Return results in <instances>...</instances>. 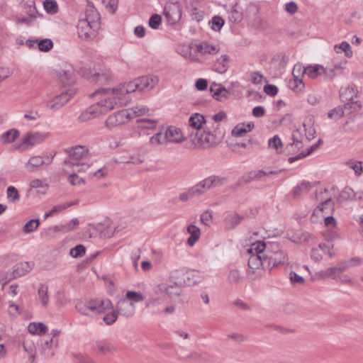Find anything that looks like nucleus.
Listing matches in <instances>:
<instances>
[{
  "label": "nucleus",
  "instance_id": "obj_48",
  "mask_svg": "<svg viewBox=\"0 0 363 363\" xmlns=\"http://www.w3.org/2000/svg\"><path fill=\"white\" fill-rule=\"evenodd\" d=\"M138 127L141 129H154L156 127L158 121L155 119H142L138 121Z\"/></svg>",
  "mask_w": 363,
  "mask_h": 363
},
{
  "label": "nucleus",
  "instance_id": "obj_14",
  "mask_svg": "<svg viewBox=\"0 0 363 363\" xmlns=\"http://www.w3.org/2000/svg\"><path fill=\"white\" fill-rule=\"evenodd\" d=\"M167 140L169 143L179 144L183 143L186 138L180 128L170 125L164 128Z\"/></svg>",
  "mask_w": 363,
  "mask_h": 363
},
{
  "label": "nucleus",
  "instance_id": "obj_43",
  "mask_svg": "<svg viewBox=\"0 0 363 363\" xmlns=\"http://www.w3.org/2000/svg\"><path fill=\"white\" fill-rule=\"evenodd\" d=\"M145 155L142 152H133L129 155V164L138 165L145 162Z\"/></svg>",
  "mask_w": 363,
  "mask_h": 363
},
{
  "label": "nucleus",
  "instance_id": "obj_32",
  "mask_svg": "<svg viewBox=\"0 0 363 363\" xmlns=\"http://www.w3.org/2000/svg\"><path fill=\"white\" fill-rule=\"evenodd\" d=\"M28 332L32 335H43L48 331V327L43 323L33 322L28 326Z\"/></svg>",
  "mask_w": 363,
  "mask_h": 363
},
{
  "label": "nucleus",
  "instance_id": "obj_46",
  "mask_svg": "<svg viewBox=\"0 0 363 363\" xmlns=\"http://www.w3.org/2000/svg\"><path fill=\"white\" fill-rule=\"evenodd\" d=\"M273 173V172H267L263 170L252 171L248 173L247 177L245 178V181L248 182L252 180H258L260 179L263 176H267Z\"/></svg>",
  "mask_w": 363,
  "mask_h": 363
},
{
  "label": "nucleus",
  "instance_id": "obj_19",
  "mask_svg": "<svg viewBox=\"0 0 363 363\" xmlns=\"http://www.w3.org/2000/svg\"><path fill=\"white\" fill-rule=\"evenodd\" d=\"M57 76L62 86H67L68 89L72 88V85L75 82L74 71L72 68L60 69Z\"/></svg>",
  "mask_w": 363,
  "mask_h": 363
},
{
  "label": "nucleus",
  "instance_id": "obj_60",
  "mask_svg": "<svg viewBox=\"0 0 363 363\" xmlns=\"http://www.w3.org/2000/svg\"><path fill=\"white\" fill-rule=\"evenodd\" d=\"M38 295L41 301V303L43 306H47L49 298L48 295V287L45 286H42L38 289Z\"/></svg>",
  "mask_w": 363,
  "mask_h": 363
},
{
  "label": "nucleus",
  "instance_id": "obj_27",
  "mask_svg": "<svg viewBox=\"0 0 363 363\" xmlns=\"http://www.w3.org/2000/svg\"><path fill=\"white\" fill-rule=\"evenodd\" d=\"M210 91L212 93V96L218 101H223L228 98L229 91L220 86L211 85Z\"/></svg>",
  "mask_w": 363,
  "mask_h": 363
},
{
  "label": "nucleus",
  "instance_id": "obj_7",
  "mask_svg": "<svg viewBox=\"0 0 363 363\" xmlns=\"http://www.w3.org/2000/svg\"><path fill=\"white\" fill-rule=\"evenodd\" d=\"M74 88H69L45 101L47 108L52 111L59 110L75 94Z\"/></svg>",
  "mask_w": 363,
  "mask_h": 363
},
{
  "label": "nucleus",
  "instance_id": "obj_30",
  "mask_svg": "<svg viewBox=\"0 0 363 363\" xmlns=\"http://www.w3.org/2000/svg\"><path fill=\"white\" fill-rule=\"evenodd\" d=\"M253 128V123H240L233 128L231 134L234 137H242L247 133L250 132Z\"/></svg>",
  "mask_w": 363,
  "mask_h": 363
},
{
  "label": "nucleus",
  "instance_id": "obj_53",
  "mask_svg": "<svg viewBox=\"0 0 363 363\" xmlns=\"http://www.w3.org/2000/svg\"><path fill=\"white\" fill-rule=\"evenodd\" d=\"M229 60V57L226 55H221L217 60V62L218 63V67L216 68V70L219 73H224L227 69V64Z\"/></svg>",
  "mask_w": 363,
  "mask_h": 363
},
{
  "label": "nucleus",
  "instance_id": "obj_59",
  "mask_svg": "<svg viewBox=\"0 0 363 363\" xmlns=\"http://www.w3.org/2000/svg\"><path fill=\"white\" fill-rule=\"evenodd\" d=\"M68 181L72 186H82L85 184V181L74 172L69 174Z\"/></svg>",
  "mask_w": 363,
  "mask_h": 363
},
{
  "label": "nucleus",
  "instance_id": "obj_26",
  "mask_svg": "<svg viewBox=\"0 0 363 363\" xmlns=\"http://www.w3.org/2000/svg\"><path fill=\"white\" fill-rule=\"evenodd\" d=\"M149 144L152 147L167 145L168 144L164 133V128H162L158 133L150 138Z\"/></svg>",
  "mask_w": 363,
  "mask_h": 363
},
{
  "label": "nucleus",
  "instance_id": "obj_50",
  "mask_svg": "<svg viewBox=\"0 0 363 363\" xmlns=\"http://www.w3.org/2000/svg\"><path fill=\"white\" fill-rule=\"evenodd\" d=\"M318 147V144H315L312 145L306 152H302L296 157H291L288 159L289 163H292L298 160H301L311 154L313 151H315Z\"/></svg>",
  "mask_w": 363,
  "mask_h": 363
},
{
  "label": "nucleus",
  "instance_id": "obj_29",
  "mask_svg": "<svg viewBox=\"0 0 363 363\" xmlns=\"http://www.w3.org/2000/svg\"><path fill=\"white\" fill-rule=\"evenodd\" d=\"M126 111L128 113L130 114V120H132L137 117H140L147 114L148 112L150 111V108L145 105L138 104L133 108H126Z\"/></svg>",
  "mask_w": 363,
  "mask_h": 363
},
{
  "label": "nucleus",
  "instance_id": "obj_22",
  "mask_svg": "<svg viewBox=\"0 0 363 363\" xmlns=\"http://www.w3.org/2000/svg\"><path fill=\"white\" fill-rule=\"evenodd\" d=\"M210 121L201 113H194L189 119V125L192 128L199 131L204 124H208Z\"/></svg>",
  "mask_w": 363,
  "mask_h": 363
},
{
  "label": "nucleus",
  "instance_id": "obj_4",
  "mask_svg": "<svg viewBox=\"0 0 363 363\" xmlns=\"http://www.w3.org/2000/svg\"><path fill=\"white\" fill-rule=\"evenodd\" d=\"M99 13L92 6L86 10V18L79 21L77 25L78 34L83 40L93 39L99 28Z\"/></svg>",
  "mask_w": 363,
  "mask_h": 363
},
{
  "label": "nucleus",
  "instance_id": "obj_34",
  "mask_svg": "<svg viewBox=\"0 0 363 363\" xmlns=\"http://www.w3.org/2000/svg\"><path fill=\"white\" fill-rule=\"evenodd\" d=\"M19 136V131L16 129H11L1 135L0 140L3 144H9L15 141Z\"/></svg>",
  "mask_w": 363,
  "mask_h": 363
},
{
  "label": "nucleus",
  "instance_id": "obj_20",
  "mask_svg": "<svg viewBox=\"0 0 363 363\" xmlns=\"http://www.w3.org/2000/svg\"><path fill=\"white\" fill-rule=\"evenodd\" d=\"M265 256L269 265H272V267L284 264L287 261L286 255L281 250L271 252L267 254L265 252Z\"/></svg>",
  "mask_w": 363,
  "mask_h": 363
},
{
  "label": "nucleus",
  "instance_id": "obj_58",
  "mask_svg": "<svg viewBox=\"0 0 363 363\" xmlns=\"http://www.w3.org/2000/svg\"><path fill=\"white\" fill-rule=\"evenodd\" d=\"M318 206L319 208H323V213H325V215H327L330 213V211L333 209V203L330 198H326Z\"/></svg>",
  "mask_w": 363,
  "mask_h": 363
},
{
  "label": "nucleus",
  "instance_id": "obj_52",
  "mask_svg": "<svg viewBox=\"0 0 363 363\" xmlns=\"http://www.w3.org/2000/svg\"><path fill=\"white\" fill-rule=\"evenodd\" d=\"M189 189L190 190V194H191L193 198L199 196L206 191L201 181Z\"/></svg>",
  "mask_w": 363,
  "mask_h": 363
},
{
  "label": "nucleus",
  "instance_id": "obj_6",
  "mask_svg": "<svg viewBox=\"0 0 363 363\" xmlns=\"http://www.w3.org/2000/svg\"><path fill=\"white\" fill-rule=\"evenodd\" d=\"M66 152L68 154L69 158L64 162L65 168L70 167H78L79 166V162L78 161L85 158L89 150L85 146L77 145L67 149ZM64 170L65 172H67L66 169Z\"/></svg>",
  "mask_w": 363,
  "mask_h": 363
},
{
  "label": "nucleus",
  "instance_id": "obj_3",
  "mask_svg": "<svg viewBox=\"0 0 363 363\" xmlns=\"http://www.w3.org/2000/svg\"><path fill=\"white\" fill-rule=\"evenodd\" d=\"M206 127L203 131H196L194 134L191 135V142L194 148L196 149H208L216 147L223 140L224 134L218 128Z\"/></svg>",
  "mask_w": 363,
  "mask_h": 363
},
{
  "label": "nucleus",
  "instance_id": "obj_61",
  "mask_svg": "<svg viewBox=\"0 0 363 363\" xmlns=\"http://www.w3.org/2000/svg\"><path fill=\"white\" fill-rule=\"evenodd\" d=\"M85 254V247L82 245H78L74 247H72L69 251V255L72 257H80Z\"/></svg>",
  "mask_w": 363,
  "mask_h": 363
},
{
  "label": "nucleus",
  "instance_id": "obj_15",
  "mask_svg": "<svg viewBox=\"0 0 363 363\" xmlns=\"http://www.w3.org/2000/svg\"><path fill=\"white\" fill-rule=\"evenodd\" d=\"M333 247V246L331 244L320 243L318 247L312 248L311 257L315 262L320 261L323 254L332 257L334 256Z\"/></svg>",
  "mask_w": 363,
  "mask_h": 363
},
{
  "label": "nucleus",
  "instance_id": "obj_13",
  "mask_svg": "<svg viewBox=\"0 0 363 363\" xmlns=\"http://www.w3.org/2000/svg\"><path fill=\"white\" fill-rule=\"evenodd\" d=\"M155 294H164L170 298H175L181 294V289L177 284H167L161 283L154 289Z\"/></svg>",
  "mask_w": 363,
  "mask_h": 363
},
{
  "label": "nucleus",
  "instance_id": "obj_49",
  "mask_svg": "<svg viewBox=\"0 0 363 363\" xmlns=\"http://www.w3.org/2000/svg\"><path fill=\"white\" fill-rule=\"evenodd\" d=\"M71 355L74 359L78 361L79 363H97L89 355L84 353L73 352L72 353Z\"/></svg>",
  "mask_w": 363,
  "mask_h": 363
},
{
  "label": "nucleus",
  "instance_id": "obj_64",
  "mask_svg": "<svg viewBox=\"0 0 363 363\" xmlns=\"http://www.w3.org/2000/svg\"><path fill=\"white\" fill-rule=\"evenodd\" d=\"M118 315V314L116 311H112L111 313H107L104 316L103 320L108 325H112L117 320Z\"/></svg>",
  "mask_w": 363,
  "mask_h": 363
},
{
  "label": "nucleus",
  "instance_id": "obj_31",
  "mask_svg": "<svg viewBox=\"0 0 363 363\" xmlns=\"http://www.w3.org/2000/svg\"><path fill=\"white\" fill-rule=\"evenodd\" d=\"M59 345L58 339L51 338L49 341H45L43 345L42 349L44 354L47 357H52L55 354V350L57 348Z\"/></svg>",
  "mask_w": 363,
  "mask_h": 363
},
{
  "label": "nucleus",
  "instance_id": "obj_45",
  "mask_svg": "<svg viewBox=\"0 0 363 363\" xmlns=\"http://www.w3.org/2000/svg\"><path fill=\"white\" fill-rule=\"evenodd\" d=\"M43 7L50 14H55L58 12V5L55 0H45Z\"/></svg>",
  "mask_w": 363,
  "mask_h": 363
},
{
  "label": "nucleus",
  "instance_id": "obj_39",
  "mask_svg": "<svg viewBox=\"0 0 363 363\" xmlns=\"http://www.w3.org/2000/svg\"><path fill=\"white\" fill-rule=\"evenodd\" d=\"M334 50L337 53H345V55L347 57H350L352 55V51L351 49L350 45L344 41L340 44L335 45L334 46Z\"/></svg>",
  "mask_w": 363,
  "mask_h": 363
},
{
  "label": "nucleus",
  "instance_id": "obj_41",
  "mask_svg": "<svg viewBox=\"0 0 363 363\" xmlns=\"http://www.w3.org/2000/svg\"><path fill=\"white\" fill-rule=\"evenodd\" d=\"M40 225L38 219H31L26 223L23 228V231L26 234H30L35 231Z\"/></svg>",
  "mask_w": 363,
  "mask_h": 363
},
{
  "label": "nucleus",
  "instance_id": "obj_56",
  "mask_svg": "<svg viewBox=\"0 0 363 363\" xmlns=\"http://www.w3.org/2000/svg\"><path fill=\"white\" fill-rule=\"evenodd\" d=\"M344 116V110L342 107L337 106L330 110L328 113V118L334 120H337Z\"/></svg>",
  "mask_w": 363,
  "mask_h": 363
},
{
  "label": "nucleus",
  "instance_id": "obj_10",
  "mask_svg": "<svg viewBox=\"0 0 363 363\" xmlns=\"http://www.w3.org/2000/svg\"><path fill=\"white\" fill-rule=\"evenodd\" d=\"M164 16L169 24L177 23L182 17V10L177 3L167 4L164 9Z\"/></svg>",
  "mask_w": 363,
  "mask_h": 363
},
{
  "label": "nucleus",
  "instance_id": "obj_54",
  "mask_svg": "<svg viewBox=\"0 0 363 363\" xmlns=\"http://www.w3.org/2000/svg\"><path fill=\"white\" fill-rule=\"evenodd\" d=\"M347 165L354 171L356 175H360L363 172V162L357 161H350Z\"/></svg>",
  "mask_w": 363,
  "mask_h": 363
},
{
  "label": "nucleus",
  "instance_id": "obj_55",
  "mask_svg": "<svg viewBox=\"0 0 363 363\" xmlns=\"http://www.w3.org/2000/svg\"><path fill=\"white\" fill-rule=\"evenodd\" d=\"M354 94V89L352 87H347L340 90V97L342 101H352Z\"/></svg>",
  "mask_w": 363,
  "mask_h": 363
},
{
  "label": "nucleus",
  "instance_id": "obj_40",
  "mask_svg": "<svg viewBox=\"0 0 363 363\" xmlns=\"http://www.w3.org/2000/svg\"><path fill=\"white\" fill-rule=\"evenodd\" d=\"M6 199L9 203H16L20 200L18 189L13 186H9L6 189Z\"/></svg>",
  "mask_w": 363,
  "mask_h": 363
},
{
  "label": "nucleus",
  "instance_id": "obj_5",
  "mask_svg": "<svg viewBox=\"0 0 363 363\" xmlns=\"http://www.w3.org/2000/svg\"><path fill=\"white\" fill-rule=\"evenodd\" d=\"M113 305L108 299L106 300H93L87 302L85 305L77 304L76 308L82 314L88 315L89 311L101 313L106 310L111 309Z\"/></svg>",
  "mask_w": 363,
  "mask_h": 363
},
{
  "label": "nucleus",
  "instance_id": "obj_28",
  "mask_svg": "<svg viewBox=\"0 0 363 363\" xmlns=\"http://www.w3.org/2000/svg\"><path fill=\"white\" fill-rule=\"evenodd\" d=\"M95 349L102 354H113L116 352V347L105 340H98L95 342Z\"/></svg>",
  "mask_w": 363,
  "mask_h": 363
},
{
  "label": "nucleus",
  "instance_id": "obj_62",
  "mask_svg": "<svg viewBox=\"0 0 363 363\" xmlns=\"http://www.w3.org/2000/svg\"><path fill=\"white\" fill-rule=\"evenodd\" d=\"M177 51L180 55L186 59L191 58V47L189 45H179Z\"/></svg>",
  "mask_w": 363,
  "mask_h": 363
},
{
  "label": "nucleus",
  "instance_id": "obj_35",
  "mask_svg": "<svg viewBox=\"0 0 363 363\" xmlns=\"http://www.w3.org/2000/svg\"><path fill=\"white\" fill-rule=\"evenodd\" d=\"M340 273L338 271L337 267L334 266L320 271L318 274L320 278L323 279L330 277L333 279L337 280L338 276L340 275Z\"/></svg>",
  "mask_w": 363,
  "mask_h": 363
},
{
  "label": "nucleus",
  "instance_id": "obj_16",
  "mask_svg": "<svg viewBox=\"0 0 363 363\" xmlns=\"http://www.w3.org/2000/svg\"><path fill=\"white\" fill-rule=\"evenodd\" d=\"M116 308L118 314L126 318L132 317L135 311V304L124 298H121L118 301Z\"/></svg>",
  "mask_w": 363,
  "mask_h": 363
},
{
  "label": "nucleus",
  "instance_id": "obj_51",
  "mask_svg": "<svg viewBox=\"0 0 363 363\" xmlns=\"http://www.w3.org/2000/svg\"><path fill=\"white\" fill-rule=\"evenodd\" d=\"M318 147V144H315L312 145L306 152H302L296 157H291L288 159L289 163H292L298 160H301L311 154L313 151H315Z\"/></svg>",
  "mask_w": 363,
  "mask_h": 363
},
{
  "label": "nucleus",
  "instance_id": "obj_33",
  "mask_svg": "<svg viewBox=\"0 0 363 363\" xmlns=\"http://www.w3.org/2000/svg\"><path fill=\"white\" fill-rule=\"evenodd\" d=\"M312 187L311 184L309 182H303L299 185L296 186L293 190V197L297 199L308 193Z\"/></svg>",
  "mask_w": 363,
  "mask_h": 363
},
{
  "label": "nucleus",
  "instance_id": "obj_23",
  "mask_svg": "<svg viewBox=\"0 0 363 363\" xmlns=\"http://www.w3.org/2000/svg\"><path fill=\"white\" fill-rule=\"evenodd\" d=\"M323 74H327V69L320 65H311L305 67V74L311 79H315Z\"/></svg>",
  "mask_w": 363,
  "mask_h": 363
},
{
  "label": "nucleus",
  "instance_id": "obj_63",
  "mask_svg": "<svg viewBox=\"0 0 363 363\" xmlns=\"http://www.w3.org/2000/svg\"><path fill=\"white\" fill-rule=\"evenodd\" d=\"M118 2V0H102L103 5L112 13L117 9Z\"/></svg>",
  "mask_w": 363,
  "mask_h": 363
},
{
  "label": "nucleus",
  "instance_id": "obj_37",
  "mask_svg": "<svg viewBox=\"0 0 363 363\" xmlns=\"http://www.w3.org/2000/svg\"><path fill=\"white\" fill-rule=\"evenodd\" d=\"M241 221V217L235 213H231L226 216L225 218V228L227 229H232L238 225Z\"/></svg>",
  "mask_w": 363,
  "mask_h": 363
},
{
  "label": "nucleus",
  "instance_id": "obj_11",
  "mask_svg": "<svg viewBox=\"0 0 363 363\" xmlns=\"http://www.w3.org/2000/svg\"><path fill=\"white\" fill-rule=\"evenodd\" d=\"M114 88L126 105L128 101L126 96L130 93L138 91V84H137L136 79H135L133 81L120 84Z\"/></svg>",
  "mask_w": 363,
  "mask_h": 363
},
{
  "label": "nucleus",
  "instance_id": "obj_47",
  "mask_svg": "<svg viewBox=\"0 0 363 363\" xmlns=\"http://www.w3.org/2000/svg\"><path fill=\"white\" fill-rule=\"evenodd\" d=\"M29 17L28 18H18V22L21 23L30 24L32 23V19L37 18L39 15L38 11L36 10L35 6H30V10L28 11Z\"/></svg>",
  "mask_w": 363,
  "mask_h": 363
},
{
  "label": "nucleus",
  "instance_id": "obj_44",
  "mask_svg": "<svg viewBox=\"0 0 363 363\" xmlns=\"http://www.w3.org/2000/svg\"><path fill=\"white\" fill-rule=\"evenodd\" d=\"M124 299H127L128 301L133 303H138L144 300V297L140 292L128 291L125 294Z\"/></svg>",
  "mask_w": 363,
  "mask_h": 363
},
{
  "label": "nucleus",
  "instance_id": "obj_12",
  "mask_svg": "<svg viewBox=\"0 0 363 363\" xmlns=\"http://www.w3.org/2000/svg\"><path fill=\"white\" fill-rule=\"evenodd\" d=\"M53 155H44V156H33L26 164V168L28 172H33L38 167L43 165H49L52 163Z\"/></svg>",
  "mask_w": 363,
  "mask_h": 363
},
{
  "label": "nucleus",
  "instance_id": "obj_25",
  "mask_svg": "<svg viewBox=\"0 0 363 363\" xmlns=\"http://www.w3.org/2000/svg\"><path fill=\"white\" fill-rule=\"evenodd\" d=\"M196 49L201 55H211L217 54L220 50V47L217 45H212L207 42H203L196 45Z\"/></svg>",
  "mask_w": 363,
  "mask_h": 363
},
{
  "label": "nucleus",
  "instance_id": "obj_38",
  "mask_svg": "<svg viewBox=\"0 0 363 363\" xmlns=\"http://www.w3.org/2000/svg\"><path fill=\"white\" fill-rule=\"evenodd\" d=\"M243 277L241 272L236 269H233L229 271L228 275V281L230 284H238L242 282Z\"/></svg>",
  "mask_w": 363,
  "mask_h": 363
},
{
  "label": "nucleus",
  "instance_id": "obj_21",
  "mask_svg": "<svg viewBox=\"0 0 363 363\" xmlns=\"http://www.w3.org/2000/svg\"><path fill=\"white\" fill-rule=\"evenodd\" d=\"M186 233L189 235L186 245L191 247H194L201 238V229L194 223H189L186 225Z\"/></svg>",
  "mask_w": 363,
  "mask_h": 363
},
{
  "label": "nucleus",
  "instance_id": "obj_36",
  "mask_svg": "<svg viewBox=\"0 0 363 363\" xmlns=\"http://www.w3.org/2000/svg\"><path fill=\"white\" fill-rule=\"evenodd\" d=\"M288 86L290 89L296 93H302L305 88L303 79L292 78L289 80Z\"/></svg>",
  "mask_w": 363,
  "mask_h": 363
},
{
  "label": "nucleus",
  "instance_id": "obj_18",
  "mask_svg": "<svg viewBox=\"0 0 363 363\" xmlns=\"http://www.w3.org/2000/svg\"><path fill=\"white\" fill-rule=\"evenodd\" d=\"M159 79L155 76H143L136 78V82L138 84V91H142L145 89H152L157 85Z\"/></svg>",
  "mask_w": 363,
  "mask_h": 363
},
{
  "label": "nucleus",
  "instance_id": "obj_42",
  "mask_svg": "<svg viewBox=\"0 0 363 363\" xmlns=\"http://www.w3.org/2000/svg\"><path fill=\"white\" fill-rule=\"evenodd\" d=\"M268 146L270 149L274 150L277 153L282 152V143L278 135H274L268 140Z\"/></svg>",
  "mask_w": 363,
  "mask_h": 363
},
{
  "label": "nucleus",
  "instance_id": "obj_57",
  "mask_svg": "<svg viewBox=\"0 0 363 363\" xmlns=\"http://www.w3.org/2000/svg\"><path fill=\"white\" fill-rule=\"evenodd\" d=\"M305 74V67H303L301 64L297 63L294 66L292 70L293 78L302 79Z\"/></svg>",
  "mask_w": 363,
  "mask_h": 363
},
{
  "label": "nucleus",
  "instance_id": "obj_8",
  "mask_svg": "<svg viewBox=\"0 0 363 363\" xmlns=\"http://www.w3.org/2000/svg\"><path fill=\"white\" fill-rule=\"evenodd\" d=\"M126 109L118 111L110 115L105 121V126L108 129L116 128L130 121Z\"/></svg>",
  "mask_w": 363,
  "mask_h": 363
},
{
  "label": "nucleus",
  "instance_id": "obj_1",
  "mask_svg": "<svg viewBox=\"0 0 363 363\" xmlns=\"http://www.w3.org/2000/svg\"><path fill=\"white\" fill-rule=\"evenodd\" d=\"M94 94L100 95L101 98L80 114L79 120L81 122L97 118L116 108L125 105L114 87L99 89Z\"/></svg>",
  "mask_w": 363,
  "mask_h": 363
},
{
  "label": "nucleus",
  "instance_id": "obj_2",
  "mask_svg": "<svg viewBox=\"0 0 363 363\" xmlns=\"http://www.w3.org/2000/svg\"><path fill=\"white\" fill-rule=\"evenodd\" d=\"M266 245L263 242L252 243L247 250L248 257V274L252 279L262 277L264 273V262H267L265 256Z\"/></svg>",
  "mask_w": 363,
  "mask_h": 363
},
{
  "label": "nucleus",
  "instance_id": "obj_17",
  "mask_svg": "<svg viewBox=\"0 0 363 363\" xmlns=\"http://www.w3.org/2000/svg\"><path fill=\"white\" fill-rule=\"evenodd\" d=\"M34 267L33 262H23L15 264L12 269V274L9 279H15L26 275L30 272Z\"/></svg>",
  "mask_w": 363,
  "mask_h": 363
},
{
  "label": "nucleus",
  "instance_id": "obj_24",
  "mask_svg": "<svg viewBox=\"0 0 363 363\" xmlns=\"http://www.w3.org/2000/svg\"><path fill=\"white\" fill-rule=\"evenodd\" d=\"M26 45L29 47H33L36 45L38 49L43 52L49 51L53 46V43L50 39L28 40L26 41Z\"/></svg>",
  "mask_w": 363,
  "mask_h": 363
},
{
  "label": "nucleus",
  "instance_id": "obj_9",
  "mask_svg": "<svg viewBox=\"0 0 363 363\" xmlns=\"http://www.w3.org/2000/svg\"><path fill=\"white\" fill-rule=\"evenodd\" d=\"M50 133L48 132H30L22 140V145L29 147L43 143L50 138Z\"/></svg>",
  "mask_w": 363,
  "mask_h": 363
}]
</instances>
